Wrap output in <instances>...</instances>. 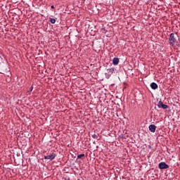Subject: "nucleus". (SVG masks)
<instances>
[{
    "label": "nucleus",
    "instance_id": "obj_5",
    "mask_svg": "<svg viewBox=\"0 0 180 180\" xmlns=\"http://www.w3.org/2000/svg\"><path fill=\"white\" fill-rule=\"evenodd\" d=\"M155 129H156V127L155 124H150L149 126V130L150 131H151L152 133H155Z\"/></svg>",
    "mask_w": 180,
    "mask_h": 180
},
{
    "label": "nucleus",
    "instance_id": "obj_4",
    "mask_svg": "<svg viewBox=\"0 0 180 180\" xmlns=\"http://www.w3.org/2000/svg\"><path fill=\"white\" fill-rule=\"evenodd\" d=\"M158 106V108H162V109H167L168 108V105L162 103V101H159Z\"/></svg>",
    "mask_w": 180,
    "mask_h": 180
},
{
    "label": "nucleus",
    "instance_id": "obj_8",
    "mask_svg": "<svg viewBox=\"0 0 180 180\" xmlns=\"http://www.w3.org/2000/svg\"><path fill=\"white\" fill-rule=\"evenodd\" d=\"M108 70H109V72H111L112 74H113V72L115 71V68H111L108 69Z\"/></svg>",
    "mask_w": 180,
    "mask_h": 180
},
{
    "label": "nucleus",
    "instance_id": "obj_11",
    "mask_svg": "<svg viewBox=\"0 0 180 180\" xmlns=\"http://www.w3.org/2000/svg\"><path fill=\"white\" fill-rule=\"evenodd\" d=\"M32 91H33V86H32L30 88V91H27V94H30V92H32Z\"/></svg>",
    "mask_w": 180,
    "mask_h": 180
},
{
    "label": "nucleus",
    "instance_id": "obj_1",
    "mask_svg": "<svg viewBox=\"0 0 180 180\" xmlns=\"http://www.w3.org/2000/svg\"><path fill=\"white\" fill-rule=\"evenodd\" d=\"M169 41H170V44H172V46H174V44H175L176 43V39H175V34L172 33L170 34Z\"/></svg>",
    "mask_w": 180,
    "mask_h": 180
},
{
    "label": "nucleus",
    "instance_id": "obj_3",
    "mask_svg": "<svg viewBox=\"0 0 180 180\" xmlns=\"http://www.w3.org/2000/svg\"><path fill=\"white\" fill-rule=\"evenodd\" d=\"M54 158H56V153H51V155L44 156L45 160H51V161L54 160Z\"/></svg>",
    "mask_w": 180,
    "mask_h": 180
},
{
    "label": "nucleus",
    "instance_id": "obj_7",
    "mask_svg": "<svg viewBox=\"0 0 180 180\" xmlns=\"http://www.w3.org/2000/svg\"><path fill=\"white\" fill-rule=\"evenodd\" d=\"M112 64H114V65H117L119 64V59L117 58H114L112 60Z\"/></svg>",
    "mask_w": 180,
    "mask_h": 180
},
{
    "label": "nucleus",
    "instance_id": "obj_12",
    "mask_svg": "<svg viewBox=\"0 0 180 180\" xmlns=\"http://www.w3.org/2000/svg\"><path fill=\"white\" fill-rule=\"evenodd\" d=\"M1 74H4V75H6V72H1Z\"/></svg>",
    "mask_w": 180,
    "mask_h": 180
},
{
    "label": "nucleus",
    "instance_id": "obj_10",
    "mask_svg": "<svg viewBox=\"0 0 180 180\" xmlns=\"http://www.w3.org/2000/svg\"><path fill=\"white\" fill-rule=\"evenodd\" d=\"M82 157H85V154H80L77 155V158H82Z\"/></svg>",
    "mask_w": 180,
    "mask_h": 180
},
{
    "label": "nucleus",
    "instance_id": "obj_6",
    "mask_svg": "<svg viewBox=\"0 0 180 180\" xmlns=\"http://www.w3.org/2000/svg\"><path fill=\"white\" fill-rule=\"evenodd\" d=\"M150 87L152 88V89H157L158 88V85L157 84V83L153 82L152 84H150Z\"/></svg>",
    "mask_w": 180,
    "mask_h": 180
},
{
    "label": "nucleus",
    "instance_id": "obj_2",
    "mask_svg": "<svg viewBox=\"0 0 180 180\" xmlns=\"http://www.w3.org/2000/svg\"><path fill=\"white\" fill-rule=\"evenodd\" d=\"M159 168L160 169H168V168H169V166L167 165L165 162H162L159 163Z\"/></svg>",
    "mask_w": 180,
    "mask_h": 180
},
{
    "label": "nucleus",
    "instance_id": "obj_9",
    "mask_svg": "<svg viewBox=\"0 0 180 180\" xmlns=\"http://www.w3.org/2000/svg\"><path fill=\"white\" fill-rule=\"evenodd\" d=\"M50 22H51V23L54 24V23H56V19H54V18H51V19H50Z\"/></svg>",
    "mask_w": 180,
    "mask_h": 180
},
{
    "label": "nucleus",
    "instance_id": "obj_13",
    "mask_svg": "<svg viewBox=\"0 0 180 180\" xmlns=\"http://www.w3.org/2000/svg\"><path fill=\"white\" fill-rule=\"evenodd\" d=\"M51 9H54V6H51Z\"/></svg>",
    "mask_w": 180,
    "mask_h": 180
}]
</instances>
